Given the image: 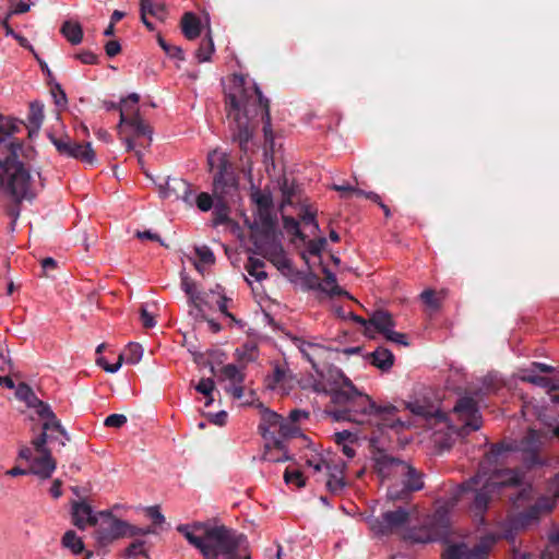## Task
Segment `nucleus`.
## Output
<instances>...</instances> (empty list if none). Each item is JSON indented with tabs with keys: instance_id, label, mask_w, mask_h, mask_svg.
<instances>
[{
	"instance_id": "obj_1",
	"label": "nucleus",
	"mask_w": 559,
	"mask_h": 559,
	"mask_svg": "<svg viewBox=\"0 0 559 559\" xmlns=\"http://www.w3.org/2000/svg\"><path fill=\"white\" fill-rule=\"evenodd\" d=\"M333 404L341 409L329 411L328 415L335 421L346 420L374 426L381 433L388 430L402 432L412 427L409 420L397 416V407L391 403L377 404L368 394L356 389L348 378H343L340 388L331 392Z\"/></svg>"
},
{
	"instance_id": "obj_2",
	"label": "nucleus",
	"mask_w": 559,
	"mask_h": 559,
	"mask_svg": "<svg viewBox=\"0 0 559 559\" xmlns=\"http://www.w3.org/2000/svg\"><path fill=\"white\" fill-rule=\"evenodd\" d=\"M226 108L233 140L239 143L242 151H247L252 138L250 120L260 112L264 119L265 140L273 141L269 99L262 95L255 82L243 75H234L226 92Z\"/></svg>"
},
{
	"instance_id": "obj_3",
	"label": "nucleus",
	"mask_w": 559,
	"mask_h": 559,
	"mask_svg": "<svg viewBox=\"0 0 559 559\" xmlns=\"http://www.w3.org/2000/svg\"><path fill=\"white\" fill-rule=\"evenodd\" d=\"M513 450L512 445L504 443L491 445L490 451L480 463L477 474L456 488L451 506L455 504L462 493L473 491L474 499L471 508L475 515L483 519L489 502L497 498L504 487L516 486L522 480V472L497 467L499 462L503 461Z\"/></svg>"
},
{
	"instance_id": "obj_4",
	"label": "nucleus",
	"mask_w": 559,
	"mask_h": 559,
	"mask_svg": "<svg viewBox=\"0 0 559 559\" xmlns=\"http://www.w3.org/2000/svg\"><path fill=\"white\" fill-rule=\"evenodd\" d=\"M177 531L204 559H250L246 535L224 525L194 522L180 524Z\"/></svg>"
},
{
	"instance_id": "obj_5",
	"label": "nucleus",
	"mask_w": 559,
	"mask_h": 559,
	"mask_svg": "<svg viewBox=\"0 0 559 559\" xmlns=\"http://www.w3.org/2000/svg\"><path fill=\"white\" fill-rule=\"evenodd\" d=\"M15 395L19 400L25 402L28 407L36 408L37 414L46 419L43 425V432L33 440L35 450L40 456L33 460L32 472L41 479H47L56 469V461L46 447L47 440L56 439L59 441L60 445L64 447L67 441H69V436L60 421L56 418L50 406L39 401L31 386L25 383H20L16 388Z\"/></svg>"
},
{
	"instance_id": "obj_6",
	"label": "nucleus",
	"mask_w": 559,
	"mask_h": 559,
	"mask_svg": "<svg viewBox=\"0 0 559 559\" xmlns=\"http://www.w3.org/2000/svg\"><path fill=\"white\" fill-rule=\"evenodd\" d=\"M373 466L382 481H389L388 499L406 500L414 491L424 488L423 475L407 462L396 459L384 451L373 455Z\"/></svg>"
},
{
	"instance_id": "obj_7",
	"label": "nucleus",
	"mask_w": 559,
	"mask_h": 559,
	"mask_svg": "<svg viewBox=\"0 0 559 559\" xmlns=\"http://www.w3.org/2000/svg\"><path fill=\"white\" fill-rule=\"evenodd\" d=\"M0 192L16 203L23 200H32L35 197L32 188V177L23 163L11 165V167L1 170Z\"/></svg>"
},
{
	"instance_id": "obj_8",
	"label": "nucleus",
	"mask_w": 559,
	"mask_h": 559,
	"mask_svg": "<svg viewBox=\"0 0 559 559\" xmlns=\"http://www.w3.org/2000/svg\"><path fill=\"white\" fill-rule=\"evenodd\" d=\"M253 245L257 253L263 255L278 270L290 269V261L284 251L275 225H272V227L262 226V231L254 235Z\"/></svg>"
},
{
	"instance_id": "obj_9",
	"label": "nucleus",
	"mask_w": 559,
	"mask_h": 559,
	"mask_svg": "<svg viewBox=\"0 0 559 559\" xmlns=\"http://www.w3.org/2000/svg\"><path fill=\"white\" fill-rule=\"evenodd\" d=\"M448 527V511L443 507H439L424 526L408 530L404 538L411 543L427 544L443 537Z\"/></svg>"
},
{
	"instance_id": "obj_10",
	"label": "nucleus",
	"mask_w": 559,
	"mask_h": 559,
	"mask_svg": "<svg viewBox=\"0 0 559 559\" xmlns=\"http://www.w3.org/2000/svg\"><path fill=\"white\" fill-rule=\"evenodd\" d=\"M139 100L140 96L136 93H131L126 98L121 99L119 104L120 121L118 131L119 133H123L124 127H129L135 135H144L152 141L153 130L140 116L138 107Z\"/></svg>"
},
{
	"instance_id": "obj_11",
	"label": "nucleus",
	"mask_w": 559,
	"mask_h": 559,
	"mask_svg": "<svg viewBox=\"0 0 559 559\" xmlns=\"http://www.w3.org/2000/svg\"><path fill=\"white\" fill-rule=\"evenodd\" d=\"M207 164L213 175V191L222 198L235 187V178L231 165L226 153L213 151L207 156Z\"/></svg>"
},
{
	"instance_id": "obj_12",
	"label": "nucleus",
	"mask_w": 559,
	"mask_h": 559,
	"mask_svg": "<svg viewBox=\"0 0 559 559\" xmlns=\"http://www.w3.org/2000/svg\"><path fill=\"white\" fill-rule=\"evenodd\" d=\"M411 508L399 507L384 512L381 518L368 519V525L376 535H389L407 524Z\"/></svg>"
},
{
	"instance_id": "obj_13",
	"label": "nucleus",
	"mask_w": 559,
	"mask_h": 559,
	"mask_svg": "<svg viewBox=\"0 0 559 559\" xmlns=\"http://www.w3.org/2000/svg\"><path fill=\"white\" fill-rule=\"evenodd\" d=\"M100 522L95 534L96 539L102 545H108L116 539L126 537L128 534L129 523L117 519L110 511H102L98 513Z\"/></svg>"
},
{
	"instance_id": "obj_14",
	"label": "nucleus",
	"mask_w": 559,
	"mask_h": 559,
	"mask_svg": "<svg viewBox=\"0 0 559 559\" xmlns=\"http://www.w3.org/2000/svg\"><path fill=\"white\" fill-rule=\"evenodd\" d=\"M557 498H559V489L554 491V497L543 496L538 498L534 506L511 520L512 528L515 531L524 530L537 523L542 513L550 512L555 508Z\"/></svg>"
},
{
	"instance_id": "obj_15",
	"label": "nucleus",
	"mask_w": 559,
	"mask_h": 559,
	"mask_svg": "<svg viewBox=\"0 0 559 559\" xmlns=\"http://www.w3.org/2000/svg\"><path fill=\"white\" fill-rule=\"evenodd\" d=\"M453 412L463 423L464 432L468 433L480 429L483 425L481 415L479 413L478 405L473 397H461L453 407Z\"/></svg>"
},
{
	"instance_id": "obj_16",
	"label": "nucleus",
	"mask_w": 559,
	"mask_h": 559,
	"mask_svg": "<svg viewBox=\"0 0 559 559\" xmlns=\"http://www.w3.org/2000/svg\"><path fill=\"white\" fill-rule=\"evenodd\" d=\"M370 330L373 328L379 333L383 334L388 341L400 345H408L406 335L400 332H395L393 329L395 323L389 312L374 311L369 318Z\"/></svg>"
},
{
	"instance_id": "obj_17",
	"label": "nucleus",
	"mask_w": 559,
	"mask_h": 559,
	"mask_svg": "<svg viewBox=\"0 0 559 559\" xmlns=\"http://www.w3.org/2000/svg\"><path fill=\"white\" fill-rule=\"evenodd\" d=\"M159 195L163 199H181L190 206L193 205L194 194L191 185L181 178L168 179L164 185L159 186Z\"/></svg>"
},
{
	"instance_id": "obj_18",
	"label": "nucleus",
	"mask_w": 559,
	"mask_h": 559,
	"mask_svg": "<svg viewBox=\"0 0 559 559\" xmlns=\"http://www.w3.org/2000/svg\"><path fill=\"white\" fill-rule=\"evenodd\" d=\"M292 342L318 372V362L324 358L326 347L318 343L314 337L307 340L301 336H292Z\"/></svg>"
},
{
	"instance_id": "obj_19",
	"label": "nucleus",
	"mask_w": 559,
	"mask_h": 559,
	"mask_svg": "<svg viewBox=\"0 0 559 559\" xmlns=\"http://www.w3.org/2000/svg\"><path fill=\"white\" fill-rule=\"evenodd\" d=\"M346 463L338 456L328 465L325 469L328 473L326 489L334 496H340L344 492L347 481L345 480Z\"/></svg>"
},
{
	"instance_id": "obj_20",
	"label": "nucleus",
	"mask_w": 559,
	"mask_h": 559,
	"mask_svg": "<svg viewBox=\"0 0 559 559\" xmlns=\"http://www.w3.org/2000/svg\"><path fill=\"white\" fill-rule=\"evenodd\" d=\"M542 445L540 435L534 429H530L526 436L521 440L519 450L524 453V463L527 467L544 465V461L538 457V450Z\"/></svg>"
},
{
	"instance_id": "obj_21",
	"label": "nucleus",
	"mask_w": 559,
	"mask_h": 559,
	"mask_svg": "<svg viewBox=\"0 0 559 559\" xmlns=\"http://www.w3.org/2000/svg\"><path fill=\"white\" fill-rule=\"evenodd\" d=\"M22 151V144L12 138L0 135V169L11 167V165L22 164L19 160Z\"/></svg>"
},
{
	"instance_id": "obj_22",
	"label": "nucleus",
	"mask_w": 559,
	"mask_h": 559,
	"mask_svg": "<svg viewBox=\"0 0 559 559\" xmlns=\"http://www.w3.org/2000/svg\"><path fill=\"white\" fill-rule=\"evenodd\" d=\"M253 202L258 206V216L265 227H272L275 225V218L273 217V199L270 192H262L257 190L251 195Z\"/></svg>"
},
{
	"instance_id": "obj_23",
	"label": "nucleus",
	"mask_w": 559,
	"mask_h": 559,
	"mask_svg": "<svg viewBox=\"0 0 559 559\" xmlns=\"http://www.w3.org/2000/svg\"><path fill=\"white\" fill-rule=\"evenodd\" d=\"M72 518L73 524L82 530L87 525H96L99 521L98 514H95L91 506L85 502H75L73 504Z\"/></svg>"
},
{
	"instance_id": "obj_24",
	"label": "nucleus",
	"mask_w": 559,
	"mask_h": 559,
	"mask_svg": "<svg viewBox=\"0 0 559 559\" xmlns=\"http://www.w3.org/2000/svg\"><path fill=\"white\" fill-rule=\"evenodd\" d=\"M506 538L513 540L514 536L512 530H506L502 534H487L480 538L479 543L472 549L474 558L486 559V555L497 543L498 539Z\"/></svg>"
},
{
	"instance_id": "obj_25",
	"label": "nucleus",
	"mask_w": 559,
	"mask_h": 559,
	"mask_svg": "<svg viewBox=\"0 0 559 559\" xmlns=\"http://www.w3.org/2000/svg\"><path fill=\"white\" fill-rule=\"evenodd\" d=\"M335 457H336V455L331 452L319 453L314 450H311L309 453H306L304 456L305 464L309 468H312L314 473H319L323 469H326L328 465H330L334 461Z\"/></svg>"
},
{
	"instance_id": "obj_26",
	"label": "nucleus",
	"mask_w": 559,
	"mask_h": 559,
	"mask_svg": "<svg viewBox=\"0 0 559 559\" xmlns=\"http://www.w3.org/2000/svg\"><path fill=\"white\" fill-rule=\"evenodd\" d=\"M181 288L188 295L190 305L194 307L197 311L195 316H200L202 319H205L201 309L203 298L201 294L197 290L193 281L185 273H181Z\"/></svg>"
},
{
	"instance_id": "obj_27",
	"label": "nucleus",
	"mask_w": 559,
	"mask_h": 559,
	"mask_svg": "<svg viewBox=\"0 0 559 559\" xmlns=\"http://www.w3.org/2000/svg\"><path fill=\"white\" fill-rule=\"evenodd\" d=\"M335 442L341 447L342 452L347 459H353L356 454L354 445L358 443V436L356 432L349 430H342L335 432Z\"/></svg>"
},
{
	"instance_id": "obj_28",
	"label": "nucleus",
	"mask_w": 559,
	"mask_h": 559,
	"mask_svg": "<svg viewBox=\"0 0 559 559\" xmlns=\"http://www.w3.org/2000/svg\"><path fill=\"white\" fill-rule=\"evenodd\" d=\"M266 448L269 449L265 459L271 462H286L290 460L284 442L278 438L267 440Z\"/></svg>"
},
{
	"instance_id": "obj_29",
	"label": "nucleus",
	"mask_w": 559,
	"mask_h": 559,
	"mask_svg": "<svg viewBox=\"0 0 559 559\" xmlns=\"http://www.w3.org/2000/svg\"><path fill=\"white\" fill-rule=\"evenodd\" d=\"M181 28L183 35L192 40L200 36L201 34V21L200 19L192 12H187L181 20Z\"/></svg>"
},
{
	"instance_id": "obj_30",
	"label": "nucleus",
	"mask_w": 559,
	"mask_h": 559,
	"mask_svg": "<svg viewBox=\"0 0 559 559\" xmlns=\"http://www.w3.org/2000/svg\"><path fill=\"white\" fill-rule=\"evenodd\" d=\"M63 37L72 45H79L83 39V29L79 22L64 21L61 29Z\"/></svg>"
},
{
	"instance_id": "obj_31",
	"label": "nucleus",
	"mask_w": 559,
	"mask_h": 559,
	"mask_svg": "<svg viewBox=\"0 0 559 559\" xmlns=\"http://www.w3.org/2000/svg\"><path fill=\"white\" fill-rule=\"evenodd\" d=\"M393 354L384 347H378L371 354V364L383 371L389 370L393 366Z\"/></svg>"
},
{
	"instance_id": "obj_32",
	"label": "nucleus",
	"mask_w": 559,
	"mask_h": 559,
	"mask_svg": "<svg viewBox=\"0 0 559 559\" xmlns=\"http://www.w3.org/2000/svg\"><path fill=\"white\" fill-rule=\"evenodd\" d=\"M32 445H34L32 443ZM19 456L27 462H29V471H26V469H23V468H20V467H13L11 469H9L7 472L8 475L10 476H20V475H26L27 473H32V462L34 459L36 457H39L40 455L38 454V452L35 450V447L33 448H28V447H23L20 449L19 451Z\"/></svg>"
},
{
	"instance_id": "obj_33",
	"label": "nucleus",
	"mask_w": 559,
	"mask_h": 559,
	"mask_svg": "<svg viewBox=\"0 0 559 559\" xmlns=\"http://www.w3.org/2000/svg\"><path fill=\"white\" fill-rule=\"evenodd\" d=\"M68 157L80 159L81 162L90 165H92L96 159L95 153L90 142L85 144L74 142L72 147V154H69Z\"/></svg>"
},
{
	"instance_id": "obj_34",
	"label": "nucleus",
	"mask_w": 559,
	"mask_h": 559,
	"mask_svg": "<svg viewBox=\"0 0 559 559\" xmlns=\"http://www.w3.org/2000/svg\"><path fill=\"white\" fill-rule=\"evenodd\" d=\"M271 418L275 420V424H278L276 433H278L282 438L296 437L300 432L299 427H297V425H295L288 418L285 419L281 415H271Z\"/></svg>"
},
{
	"instance_id": "obj_35",
	"label": "nucleus",
	"mask_w": 559,
	"mask_h": 559,
	"mask_svg": "<svg viewBox=\"0 0 559 559\" xmlns=\"http://www.w3.org/2000/svg\"><path fill=\"white\" fill-rule=\"evenodd\" d=\"M245 269L249 276L254 278L257 282H262L267 277V274L264 271V262L258 258L250 257Z\"/></svg>"
},
{
	"instance_id": "obj_36",
	"label": "nucleus",
	"mask_w": 559,
	"mask_h": 559,
	"mask_svg": "<svg viewBox=\"0 0 559 559\" xmlns=\"http://www.w3.org/2000/svg\"><path fill=\"white\" fill-rule=\"evenodd\" d=\"M443 559H476L472 549H468L465 544H456L449 546L444 554Z\"/></svg>"
},
{
	"instance_id": "obj_37",
	"label": "nucleus",
	"mask_w": 559,
	"mask_h": 559,
	"mask_svg": "<svg viewBox=\"0 0 559 559\" xmlns=\"http://www.w3.org/2000/svg\"><path fill=\"white\" fill-rule=\"evenodd\" d=\"M62 545L70 549L74 555L81 554L84 549V544L81 537H79L74 531H68L64 533L62 537Z\"/></svg>"
},
{
	"instance_id": "obj_38",
	"label": "nucleus",
	"mask_w": 559,
	"mask_h": 559,
	"mask_svg": "<svg viewBox=\"0 0 559 559\" xmlns=\"http://www.w3.org/2000/svg\"><path fill=\"white\" fill-rule=\"evenodd\" d=\"M221 377L223 380L229 381V384L243 383L245 381L243 372L233 364L226 365L222 368Z\"/></svg>"
},
{
	"instance_id": "obj_39",
	"label": "nucleus",
	"mask_w": 559,
	"mask_h": 559,
	"mask_svg": "<svg viewBox=\"0 0 559 559\" xmlns=\"http://www.w3.org/2000/svg\"><path fill=\"white\" fill-rule=\"evenodd\" d=\"M120 356H123V361H126L127 364L135 365L142 359L143 348L140 344L130 343L126 352Z\"/></svg>"
},
{
	"instance_id": "obj_40",
	"label": "nucleus",
	"mask_w": 559,
	"mask_h": 559,
	"mask_svg": "<svg viewBox=\"0 0 559 559\" xmlns=\"http://www.w3.org/2000/svg\"><path fill=\"white\" fill-rule=\"evenodd\" d=\"M214 52V43L210 35L206 36V39L202 41L200 47L197 50V58L199 62H206L211 59L212 53Z\"/></svg>"
},
{
	"instance_id": "obj_41",
	"label": "nucleus",
	"mask_w": 559,
	"mask_h": 559,
	"mask_svg": "<svg viewBox=\"0 0 559 559\" xmlns=\"http://www.w3.org/2000/svg\"><path fill=\"white\" fill-rule=\"evenodd\" d=\"M280 189L283 195L282 206H285L287 204L292 203V198L296 193V186L293 181H289L287 178H283L280 181Z\"/></svg>"
},
{
	"instance_id": "obj_42",
	"label": "nucleus",
	"mask_w": 559,
	"mask_h": 559,
	"mask_svg": "<svg viewBox=\"0 0 559 559\" xmlns=\"http://www.w3.org/2000/svg\"><path fill=\"white\" fill-rule=\"evenodd\" d=\"M321 289L326 292L330 295H342L344 292L336 284V276L325 270V278L323 284L320 285Z\"/></svg>"
},
{
	"instance_id": "obj_43",
	"label": "nucleus",
	"mask_w": 559,
	"mask_h": 559,
	"mask_svg": "<svg viewBox=\"0 0 559 559\" xmlns=\"http://www.w3.org/2000/svg\"><path fill=\"white\" fill-rule=\"evenodd\" d=\"M19 130L16 120L0 115V135L12 138Z\"/></svg>"
},
{
	"instance_id": "obj_44",
	"label": "nucleus",
	"mask_w": 559,
	"mask_h": 559,
	"mask_svg": "<svg viewBox=\"0 0 559 559\" xmlns=\"http://www.w3.org/2000/svg\"><path fill=\"white\" fill-rule=\"evenodd\" d=\"M286 379L285 371L280 367L275 366L271 376L267 377V386L272 390L281 389Z\"/></svg>"
},
{
	"instance_id": "obj_45",
	"label": "nucleus",
	"mask_w": 559,
	"mask_h": 559,
	"mask_svg": "<svg viewBox=\"0 0 559 559\" xmlns=\"http://www.w3.org/2000/svg\"><path fill=\"white\" fill-rule=\"evenodd\" d=\"M51 142L60 154L64 156H69V154H72V147L74 142L69 136H52Z\"/></svg>"
},
{
	"instance_id": "obj_46",
	"label": "nucleus",
	"mask_w": 559,
	"mask_h": 559,
	"mask_svg": "<svg viewBox=\"0 0 559 559\" xmlns=\"http://www.w3.org/2000/svg\"><path fill=\"white\" fill-rule=\"evenodd\" d=\"M44 119V106L43 104L38 102L31 103L29 105V116L28 120L29 122L35 126L39 127Z\"/></svg>"
},
{
	"instance_id": "obj_47",
	"label": "nucleus",
	"mask_w": 559,
	"mask_h": 559,
	"mask_svg": "<svg viewBox=\"0 0 559 559\" xmlns=\"http://www.w3.org/2000/svg\"><path fill=\"white\" fill-rule=\"evenodd\" d=\"M284 480L287 485H294L297 488H302L306 485V479L300 471L286 469L284 473Z\"/></svg>"
},
{
	"instance_id": "obj_48",
	"label": "nucleus",
	"mask_w": 559,
	"mask_h": 559,
	"mask_svg": "<svg viewBox=\"0 0 559 559\" xmlns=\"http://www.w3.org/2000/svg\"><path fill=\"white\" fill-rule=\"evenodd\" d=\"M406 408L414 415H418L425 418H428L433 415V411L431 409V407L420 403L419 401L407 403Z\"/></svg>"
},
{
	"instance_id": "obj_49",
	"label": "nucleus",
	"mask_w": 559,
	"mask_h": 559,
	"mask_svg": "<svg viewBox=\"0 0 559 559\" xmlns=\"http://www.w3.org/2000/svg\"><path fill=\"white\" fill-rule=\"evenodd\" d=\"M221 290L222 287L217 286V294L219 297L217 300V308L224 317L237 323L238 321L236 320V318L228 311V302L230 301V299L227 298Z\"/></svg>"
},
{
	"instance_id": "obj_50",
	"label": "nucleus",
	"mask_w": 559,
	"mask_h": 559,
	"mask_svg": "<svg viewBox=\"0 0 559 559\" xmlns=\"http://www.w3.org/2000/svg\"><path fill=\"white\" fill-rule=\"evenodd\" d=\"M532 384L546 389L549 392L559 390V379H551L540 376L538 379H533Z\"/></svg>"
},
{
	"instance_id": "obj_51",
	"label": "nucleus",
	"mask_w": 559,
	"mask_h": 559,
	"mask_svg": "<svg viewBox=\"0 0 559 559\" xmlns=\"http://www.w3.org/2000/svg\"><path fill=\"white\" fill-rule=\"evenodd\" d=\"M271 415H277L276 413L274 412H271V411H266L265 412V415H264V419H265V433H264V437L266 440H269V436H270V440H273V438H276L275 435H276V429H277V425L278 424H275V420L273 418H271Z\"/></svg>"
},
{
	"instance_id": "obj_52",
	"label": "nucleus",
	"mask_w": 559,
	"mask_h": 559,
	"mask_svg": "<svg viewBox=\"0 0 559 559\" xmlns=\"http://www.w3.org/2000/svg\"><path fill=\"white\" fill-rule=\"evenodd\" d=\"M195 253L199 258V262L205 264V265H212L215 262V257L213 251L206 247H197Z\"/></svg>"
},
{
	"instance_id": "obj_53",
	"label": "nucleus",
	"mask_w": 559,
	"mask_h": 559,
	"mask_svg": "<svg viewBox=\"0 0 559 559\" xmlns=\"http://www.w3.org/2000/svg\"><path fill=\"white\" fill-rule=\"evenodd\" d=\"M145 542L144 540H134L133 543H131L126 551H124V555L128 557V558H135L140 555H145Z\"/></svg>"
},
{
	"instance_id": "obj_54",
	"label": "nucleus",
	"mask_w": 559,
	"mask_h": 559,
	"mask_svg": "<svg viewBox=\"0 0 559 559\" xmlns=\"http://www.w3.org/2000/svg\"><path fill=\"white\" fill-rule=\"evenodd\" d=\"M421 301L430 309L436 310L439 308V300L433 289H425L420 294Z\"/></svg>"
},
{
	"instance_id": "obj_55",
	"label": "nucleus",
	"mask_w": 559,
	"mask_h": 559,
	"mask_svg": "<svg viewBox=\"0 0 559 559\" xmlns=\"http://www.w3.org/2000/svg\"><path fill=\"white\" fill-rule=\"evenodd\" d=\"M194 203L198 206V209L202 212H207L213 206L212 197L206 192H202L199 195L194 197L193 204Z\"/></svg>"
},
{
	"instance_id": "obj_56",
	"label": "nucleus",
	"mask_w": 559,
	"mask_h": 559,
	"mask_svg": "<svg viewBox=\"0 0 559 559\" xmlns=\"http://www.w3.org/2000/svg\"><path fill=\"white\" fill-rule=\"evenodd\" d=\"M123 362V356H119L117 362L115 364H108L104 357H98L96 359V364L102 367L106 372L115 373L117 372Z\"/></svg>"
},
{
	"instance_id": "obj_57",
	"label": "nucleus",
	"mask_w": 559,
	"mask_h": 559,
	"mask_svg": "<svg viewBox=\"0 0 559 559\" xmlns=\"http://www.w3.org/2000/svg\"><path fill=\"white\" fill-rule=\"evenodd\" d=\"M302 223L310 228V234L314 235L319 230V225L316 221L314 214L306 209L304 214L301 215Z\"/></svg>"
},
{
	"instance_id": "obj_58",
	"label": "nucleus",
	"mask_w": 559,
	"mask_h": 559,
	"mask_svg": "<svg viewBox=\"0 0 559 559\" xmlns=\"http://www.w3.org/2000/svg\"><path fill=\"white\" fill-rule=\"evenodd\" d=\"M145 513L155 525H162L165 522V516L162 514L158 506L147 507Z\"/></svg>"
},
{
	"instance_id": "obj_59",
	"label": "nucleus",
	"mask_w": 559,
	"mask_h": 559,
	"mask_svg": "<svg viewBox=\"0 0 559 559\" xmlns=\"http://www.w3.org/2000/svg\"><path fill=\"white\" fill-rule=\"evenodd\" d=\"M326 246V239L321 237L316 240H310L307 246V250L311 255H319Z\"/></svg>"
},
{
	"instance_id": "obj_60",
	"label": "nucleus",
	"mask_w": 559,
	"mask_h": 559,
	"mask_svg": "<svg viewBox=\"0 0 559 559\" xmlns=\"http://www.w3.org/2000/svg\"><path fill=\"white\" fill-rule=\"evenodd\" d=\"M333 189L335 191H338V192H342V193L343 192H355L358 195H366L367 198H370V199H373V200H378L379 199V197L376 193H372V192L365 193L364 191L355 189V188H353L349 185H334Z\"/></svg>"
},
{
	"instance_id": "obj_61",
	"label": "nucleus",
	"mask_w": 559,
	"mask_h": 559,
	"mask_svg": "<svg viewBox=\"0 0 559 559\" xmlns=\"http://www.w3.org/2000/svg\"><path fill=\"white\" fill-rule=\"evenodd\" d=\"M195 390L205 396H211L214 390V381L211 378L201 379L195 385Z\"/></svg>"
},
{
	"instance_id": "obj_62",
	"label": "nucleus",
	"mask_w": 559,
	"mask_h": 559,
	"mask_svg": "<svg viewBox=\"0 0 559 559\" xmlns=\"http://www.w3.org/2000/svg\"><path fill=\"white\" fill-rule=\"evenodd\" d=\"M127 423V417L122 414H111L105 419L106 427L120 428Z\"/></svg>"
},
{
	"instance_id": "obj_63",
	"label": "nucleus",
	"mask_w": 559,
	"mask_h": 559,
	"mask_svg": "<svg viewBox=\"0 0 559 559\" xmlns=\"http://www.w3.org/2000/svg\"><path fill=\"white\" fill-rule=\"evenodd\" d=\"M284 227L293 233L296 237L304 239L298 221L293 217H284Z\"/></svg>"
},
{
	"instance_id": "obj_64",
	"label": "nucleus",
	"mask_w": 559,
	"mask_h": 559,
	"mask_svg": "<svg viewBox=\"0 0 559 559\" xmlns=\"http://www.w3.org/2000/svg\"><path fill=\"white\" fill-rule=\"evenodd\" d=\"M536 372V369H534L532 366L530 368L521 369L519 371V379L523 382L532 384L533 379H538L540 377Z\"/></svg>"
}]
</instances>
